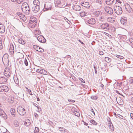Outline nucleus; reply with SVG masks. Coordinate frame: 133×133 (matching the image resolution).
<instances>
[{
  "instance_id": "774afa93",
  "label": "nucleus",
  "mask_w": 133,
  "mask_h": 133,
  "mask_svg": "<svg viewBox=\"0 0 133 133\" xmlns=\"http://www.w3.org/2000/svg\"><path fill=\"white\" fill-rule=\"evenodd\" d=\"M131 101H132V102L133 103V97L131 98Z\"/></svg>"
},
{
  "instance_id": "37998d69",
  "label": "nucleus",
  "mask_w": 133,
  "mask_h": 133,
  "mask_svg": "<svg viewBox=\"0 0 133 133\" xmlns=\"http://www.w3.org/2000/svg\"><path fill=\"white\" fill-rule=\"evenodd\" d=\"M127 41L128 42H129L132 44H133V38H130Z\"/></svg>"
},
{
  "instance_id": "dca6fc26",
  "label": "nucleus",
  "mask_w": 133,
  "mask_h": 133,
  "mask_svg": "<svg viewBox=\"0 0 133 133\" xmlns=\"http://www.w3.org/2000/svg\"><path fill=\"white\" fill-rule=\"evenodd\" d=\"M7 79L3 77H2L0 78V84H4L6 82Z\"/></svg>"
},
{
  "instance_id": "bf43d9fd",
  "label": "nucleus",
  "mask_w": 133,
  "mask_h": 133,
  "mask_svg": "<svg viewBox=\"0 0 133 133\" xmlns=\"http://www.w3.org/2000/svg\"><path fill=\"white\" fill-rule=\"evenodd\" d=\"M99 54L100 55H102L103 54V53L102 51H100L99 52Z\"/></svg>"
},
{
  "instance_id": "39448f33",
  "label": "nucleus",
  "mask_w": 133,
  "mask_h": 133,
  "mask_svg": "<svg viewBox=\"0 0 133 133\" xmlns=\"http://www.w3.org/2000/svg\"><path fill=\"white\" fill-rule=\"evenodd\" d=\"M51 8V3L50 2H46L44 5V8L43 9L44 11L50 10Z\"/></svg>"
},
{
  "instance_id": "9d476101",
  "label": "nucleus",
  "mask_w": 133,
  "mask_h": 133,
  "mask_svg": "<svg viewBox=\"0 0 133 133\" xmlns=\"http://www.w3.org/2000/svg\"><path fill=\"white\" fill-rule=\"evenodd\" d=\"M4 73L6 77H9L10 74V69L8 68H5L4 70Z\"/></svg>"
},
{
  "instance_id": "ddd939ff",
  "label": "nucleus",
  "mask_w": 133,
  "mask_h": 133,
  "mask_svg": "<svg viewBox=\"0 0 133 133\" xmlns=\"http://www.w3.org/2000/svg\"><path fill=\"white\" fill-rule=\"evenodd\" d=\"M37 39L40 42L42 43H45L46 41V40L42 36H39L38 37Z\"/></svg>"
},
{
  "instance_id": "603ef678",
  "label": "nucleus",
  "mask_w": 133,
  "mask_h": 133,
  "mask_svg": "<svg viewBox=\"0 0 133 133\" xmlns=\"http://www.w3.org/2000/svg\"><path fill=\"white\" fill-rule=\"evenodd\" d=\"M5 112H4L2 109L0 110V115H2L3 114H4Z\"/></svg>"
},
{
  "instance_id": "58836bf2",
  "label": "nucleus",
  "mask_w": 133,
  "mask_h": 133,
  "mask_svg": "<svg viewBox=\"0 0 133 133\" xmlns=\"http://www.w3.org/2000/svg\"><path fill=\"white\" fill-rule=\"evenodd\" d=\"M17 15L20 18L21 17L24 16V15L22 14V13L20 12H18L17 13Z\"/></svg>"
},
{
  "instance_id": "c9c22d12",
  "label": "nucleus",
  "mask_w": 133,
  "mask_h": 133,
  "mask_svg": "<svg viewBox=\"0 0 133 133\" xmlns=\"http://www.w3.org/2000/svg\"><path fill=\"white\" fill-rule=\"evenodd\" d=\"M12 2H16L18 4H20L23 1V0H11Z\"/></svg>"
},
{
  "instance_id": "a878e982",
  "label": "nucleus",
  "mask_w": 133,
  "mask_h": 133,
  "mask_svg": "<svg viewBox=\"0 0 133 133\" xmlns=\"http://www.w3.org/2000/svg\"><path fill=\"white\" fill-rule=\"evenodd\" d=\"M114 1V0H106L105 2L107 4L110 5L112 4Z\"/></svg>"
},
{
  "instance_id": "a18cd8bd",
  "label": "nucleus",
  "mask_w": 133,
  "mask_h": 133,
  "mask_svg": "<svg viewBox=\"0 0 133 133\" xmlns=\"http://www.w3.org/2000/svg\"><path fill=\"white\" fill-rule=\"evenodd\" d=\"M39 132V128L37 127H36L34 131L35 133H38Z\"/></svg>"
},
{
  "instance_id": "f8f14e48",
  "label": "nucleus",
  "mask_w": 133,
  "mask_h": 133,
  "mask_svg": "<svg viewBox=\"0 0 133 133\" xmlns=\"http://www.w3.org/2000/svg\"><path fill=\"white\" fill-rule=\"evenodd\" d=\"M36 72L42 74L44 75L47 74V72L45 70L41 68L38 69L36 70Z\"/></svg>"
},
{
  "instance_id": "5701e85b",
  "label": "nucleus",
  "mask_w": 133,
  "mask_h": 133,
  "mask_svg": "<svg viewBox=\"0 0 133 133\" xmlns=\"http://www.w3.org/2000/svg\"><path fill=\"white\" fill-rule=\"evenodd\" d=\"M82 4L83 6L86 7L87 8L89 7L90 6V5L89 2H83Z\"/></svg>"
},
{
  "instance_id": "7c9ffc66",
  "label": "nucleus",
  "mask_w": 133,
  "mask_h": 133,
  "mask_svg": "<svg viewBox=\"0 0 133 133\" xmlns=\"http://www.w3.org/2000/svg\"><path fill=\"white\" fill-rule=\"evenodd\" d=\"M114 115L117 118L118 117H119L121 119H123V117L119 114H118L117 115L116 113L114 112Z\"/></svg>"
},
{
  "instance_id": "393cba45",
  "label": "nucleus",
  "mask_w": 133,
  "mask_h": 133,
  "mask_svg": "<svg viewBox=\"0 0 133 133\" xmlns=\"http://www.w3.org/2000/svg\"><path fill=\"white\" fill-rule=\"evenodd\" d=\"M28 6H29L28 4L26 2L23 3L22 5V9H24L25 8L28 7Z\"/></svg>"
},
{
  "instance_id": "f03ea898",
  "label": "nucleus",
  "mask_w": 133,
  "mask_h": 133,
  "mask_svg": "<svg viewBox=\"0 0 133 133\" xmlns=\"http://www.w3.org/2000/svg\"><path fill=\"white\" fill-rule=\"evenodd\" d=\"M85 22L86 24L90 26L94 25L96 23V21L94 18H91L90 19L86 18L85 19Z\"/></svg>"
},
{
  "instance_id": "4c0bfd02",
  "label": "nucleus",
  "mask_w": 133,
  "mask_h": 133,
  "mask_svg": "<svg viewBox=\"0 0 133 133\" xmlns=\"http://www.w3.org/2000/svg\"><path fill=\"white\" fill-rule=\"evenodd\" d=\"M105 18L104 16H100L99 18V20L101 21H105Z\"/></svg>"
},
{
  "instance_id": "ea45409f",
  "label": "nucleus",
  "mask_w": 133,
  "mask_h": 133,
  "mask_svg": "<svg viewBox=\"0 0 133 133\" xmlns=\"http://www.w3.org/2000/svg\"><path fill=\"white\" fill-rule=\"evenodd\" d=\"M90 122L94 125H96L97 124V123L93 119L91 120L90 121Z\"/></svg>"
},
{
  "instance_id": "0e129e2a",
  "label": "nucleus",
  "mask_w": 133,
  "mask_h": 133,
  "mask_svg": "<svg viewBox=\"0 0 133 133\" xmlns=\"http://www.w3.org/2000/svg\"><path fill=\"white\" fill-rule=\"evenodd\" d=\"M101 87L102 89H103L104 88V86L103 84H102L101 85Z\"/></svg>"
},
{
  "instance_id": "a211bd4d",
  "label": "nucleus",
  "mask_w": 133,
  "mask_h": 133,
  "mask_svg": "<svg viewBox=\"0 0 133 133\" xmlns=\"http://www.w3.org/2000/svg\"><path fill=\"white\" fill-rule=\"evenodd\" d=\"M5 31V28L4 25L0 24V33H4Z\"/></svg>"
},
{
  "instance_id": "20e7f679",
  "label": "nucleus",
  "mask_w": 133,
  "mask_h": 133,
  "mask_svg": "<svg viewBox=\"0 0 133 133\" xmlns=\"http://www.w3.org/2000/svg\"><path fill=\"white\" fill-rule=\"evenodd\" d=\"M114 11L115 12L117 15L121 14L123 12L122 8L119 6H116L114 7Z\"/></svg>"
},
{
  "instance_id": "4be33fe9",
  "label": "nucleus",
  "mask_w": 133,
  "mask_h": 133,
  "mask_svg": "<svg viewBox=\"0 0 133 133\" xmlns=\"http://www.w3.org/2000/svg\"><path fill=\"white\" fill-rule=\"evenodd\" d=\"M120 22L121 24L123 25H126L127 24V20L124 19H121Z\"/></svg>"
},
{
  "instance_id": "09e8293b",
  "label": "nucleus",
  "mask_w": 133,
  "mask_h": 133,
  "mask_svg": "<svg viewBox=\"0 0 133 133\" xmlns=\"http://www.w3.org/2000/svg\"><path fill=\"white\" fill-rule=\"evenodd\" d=\"M96 2L97 3L101 5L102 3V0H97Z\"/></svg>"
},
{
  "instance_id": "b1692460",
  "label": "nucleus",
  "mask_w": 133,
  "mask_h": 133,
  "mask_svg": "<svg viewBox=\"0 0 133 133\" xmlns=\"http://www.w3.org/2000/svg\"><path fill=\"white\" fill-rule=\"evenodd\" d=\"M15 98L12 96H10L8 98V102L10 103H13L14 101Z\"/></svg>"
},
{
  "instance_id": "6e6d98bb",
  "label": "nucleus",
  "mask_w": 133,
  "mask_h": 133,
  "mask_svg": "<svg viewBox=\"0 0 133 133\" xmlns=\"http://www.w3.org/2000/svg\"><path fill=\"white\" fill-rule=\"evenodd\" d=\"M68 101L69 102H70L74 103L75 102V100L72 99H68Z\"/></svg>"
},
{
  "instance_id": "f704fd0d",
  "label": "nucleus",
  "mask_w": 133,
  "mask_h": 133,
  "mask_svg": "<svg viewBox=\"0 0 133 133\" xmlns=\"http://www.w3.org/2000/svg\"><path fill=\"white\" fill-rule=\"evenodd\" d=\"M87 13L84 11L80 13L81 16L82 17H84L86 15Z\"/></svg>"
},
{
  "instance_id": "cd10ccee",
  "label": "nucleus",
  "mask_w": 133,
  "mask_h": 133,
  "mask_svg": "<svg viewBox=\"0 0 133 133\" xmlns=\"http://www.w3.org/2000/svg\"><path fill=\"white\" fill-rule=\"evenodd\" d=\"M18 42L22 44L23 45L25 44V42L22 38H20L18 39Z\"/></svg>"
},
{
  "instance_id": "4d7b16f0",
  "label": "nucleus",
  "mask_w": 133,
  "mask_h": 133,
  "mask_svg": "<svg viewBox=\"0 0 133 133\" xmlns=\"http://www.w3.org/2000/svg\"><path fill=\"white\" fill-rule=\"evenodd\" d=\"M79 80H80L83 83H85V81L82 78H79Z\"/></svg>"
},
{
  "instance_id": "052dcab7",
  "label": "nucleus",
  "mask_w": 133,
  "mask_h": 133,
  "mask_svg": "<svg viewBox=\"0 0 133 133\" xmlns=\"http://www.w3.org/2000/svg\"><path fill=\"white\" fill-rule=\"evenodd\" d=\"M101 14H102L101 12H99V11H98V12H97V15H100Z\"/></svg>"
},
{
  "instance_id": "423d86ee",
  "label": "nucleus",
  "mask_w": 133,
  "mask_h": 133,
  "mask_svg": "<svg viewBox=\"0 0 133 133\" xmlns=\"http://www.w3.org/2000/svg\"><path fill=\"white\" fill-rule=\"evenodd\" d=\"M101 28L105 29V31H107L110 28V24L107 23H104L101 25Z\"/></svg>"
},
{
  "instance_id": "6ab92c4d",
  "label": "nucleus",
  "mask_w": 133,
  "mask_h": 133,
  "mask_svg": "<svg viewBox=\"0 0 133 133\" xmlns=\"http://www.w3.org/2000/svg\"><path fill=\"white\" fill-rule=\"evenodd\" d=\"M36 22H29V25L31 28H34L36 25Z\"/></svg>"
},
{
  "instance_id": "f3484780",
  "label": "nucleus",
  "mask_w": 133,
  "mask_h": 133,
  "mask_svg": "<svg viewBox=\"0 0 133 133\" xmlns=\"http://www.w3.org/2000/svg\"><path fill=\"white\" fill-rule=\"evenodd\" d=\"M72 8L75 11H80L81 10V7L80 6L78 5H75Z\"/></svg>"
},
{
  "instance_id": "e2e57ef3",
  "label": "nucleus",
  "mask_w": 133,
  "mask_h": 133,
  "mask_svg": "<svg viewBox=\"0 0 133 133\" xmlns=\"http://www.w3.org/2000/svg\"><path fill=\"white\" fill-rule=\"evenodd\" d=\"M34 115L36 117H37L38 116V114L36 113H34Z\"/></svg>"
},
{
  "instance_id": "2eb2a0df",
  "label": "nucleus",
  "mask_w": 133,
  "mask_h": 133,
  "mask_svg": "<svg viewBox=\"0 0 133 133\" xmlns=\"http://www.w3.org/2000/svg\"><path fill=\"white\" fill-rule=\"evenodd\" d=\"M22 11L26 15H28L29 14L30 12V10L29 6H28V7L25 8L24 9H22Z\"/></svg>"
},
{
  "instance_id": "f257e3e1",
  "label": "nucleus",
  "mask_w": 133,
  "mask_h": 133,
  "mask_svg": "<svg viewBox=\"0 0 133 133\" xmlns=\"http://www.w3.org/2000/svg\"><path fill=\"white\" fill-rule=\"evenodd\" d=\"M65 2L64 1L60 0H57V1H55V4L56 7H58L60 8H62L64 7L66 5H65ZM66 4H67V3Z\"/></svg>"
},
{
  "instance_id": "c85d7f7f",
  "label": "nucleus",
  "mask_w": 133,
  "mask_h": 133,
  "mask_svg": "<svg viewBox=\"0 0 133 133\" xmlns=\"http://www.w3.org/2000/svg\"><path fill=\"white\" fill-rule=\"evenodd\" d=\"M30 121L28 119L26 120L25 122H24V124L26 126L29 125L30 124Z\"/></svg>"
},
{
  "instance_id": "8fccbe9b",
  "label": "nucleus",
  "mask_w": 133,
  "mask_h": 133,
  "mask_svg": "<svg viewBox=\"0 0 133 133\" xmlns=\"http://www.w3.org/2000/svg\"><path fill=\"white\" fill-rule=\"evenodd\" d=\"M59 129L60 131H64V132H65V130H64V128L61 127H60L59 128Z\"/></svg>"
},
{
  "instance_id": "bb28decb",
  "label": "nucleus",
  "mask_w": 133,
  "mask_h": 133,
  "mask_svg": "<svg viewBox=\"0 0 133 133\" xmlns=\"http://www.w3.org/2000/svg\"><path fill=\"white\" fill-rule=\"evenodd\" d=\"M10 51L11 52V54L13 53L14 50V46L13 44H11L10 45Z\"/></svg>"
},
{
  "instance_id": "13d9d810",
  "label": "nucleus",
  "mask_w": 133,
  "mask_h": 133,
  "mask_svg": "<svg viewBox=\"0 0 133 133\" xmlns=\"http://www.w3.org/2000/svg\"><path fill=\"white\" fill-rule=\"evenodd\" d=\"M14 125L16 127H17L19 125L18 123H16V122L14 123Z\"/></svg>"
},
{
  "instance_id": "3c124183",
  "label": "nucleus",
  "mask_w": 133,
  "mask_h": 133,
  "mask_svg": "<svg viewBox=\"0 0 133 133\" xmlns=\"http://www.w3.org/2000/svg\"><path fill=\"white\" fill-rule=\"evenodd\" d=\"M24 63L26 66H27L28 65V62L26 58L24 60Z\"/></svg>"
},
{
  "instance_id": "4468645a",
  "label": "nucleus",
  "mask_w": 133,
  "mask_h": 133,
  "mask_svg": "<svg viewBox=\"0 0 133 133\" xmlns=\"http://www.w3.org/2000/svg\"><path fill=\"white\" fill-rule=\"evenodd\" d=\"M33 48L37 51L41 52H44V50L43 49L36 45H34Z\"/></svg>"
},
{
  "instance_id": "a19ab883",
  "label": "nucleus",
  "mask_w": 133,
  "mask_h": 133,
  "mask_svg": "<svg viewBox=\"0 0 133 133\" xmlns=\"http://www.w3.org/2000/svg\"><path fill=\"white\" fill-rule=\"evenodd\" d=\"M91 99H93L96 100L97 99L98 97L97 96L95 95L91 96Z\"/></svg>"
},
{
  "instance_id": "680f3d73",
  "label": "nucleus",
  "mask_w": 133,
  "mask_h": 133,
  "mask_svg": "<svg viewBox=\"0 0 133 133\" xmlns=\"http://www.w3.org/2000/svg\"><path fill=\"white\" fill-rule=\"evenodd\" d=\"M130 117L132 119H133V114L131 113H130Z\"/></svg>"
},
{
  "instance_id": "69168bd1",
  "label": "nucleus",
  "mask_w": 133,
  "mask_h": 133,
  "mask_svg": "<svg viewBox=\"0 0 133 133\" xmlns=\"http://www.w3.org/2000/svg\"><path fill=\"white\" fill-rule=\"evenodd\" d=\"M130 83H133V79H131L130 80Z\"/></svg>"
},
{
  "instance_id": "0eeeda50",
  "label": "nucleus",
  "mask_w": 133,
  "mask_h": 133,
  "mask_svg": "<svg viewBox=\"0 0 133 133\" xmlns=\"http://www.w3.org/2000/svg\"><path fill=\"white\" fill-rule=\"evenodd\" d=\"M104 9L106 12L110 15H112L113 13L112 9L110 7L105 6Z\"/></svg>"
},
{
  "instance_id": "c756f323",
  "label": "nucleus",
  "mask_w": 133,
  "mask_h": 133,
  "mask_svg": "<svg viewBox=\"0 0 133 133\" xmlns=\"http://www.w3.org/2000/svg\"><path fill=\"white\" fill-rule=\"evenodd\" d=\"M109 128L111 131H113L114 130V128L112 123L110 124L109 125Z\"/></svg>"
},
{
  "instance_id": "9b49d317",
  "label": "nucleus",
  "mask_w": 133,
  "mask_h": 133,
  "mask_svg": "<svg viewBox=\"0 0 133 133\" xmlns=\"http://www.w3.org/2000/svg\"><path fill=\"white\" fill-rule=\"evenodd\" d=\"M125 7L126 10L129 12H132V8L129 4H125Z\"/></svg>"
},
{
  "instance_id": "1a4fd4ad",
  "label": "nucleus",
  "mask_w": 133,
  "mask_h": 133,
  "mask_svg": "<svg viewBox=\"0 0 133 133\" xmlns=\"http://www.w3.org/2000/svg\"><path fill=\"white\" fill-rule=\"evenodd\" d=\"M40 6L32 5V10L34 13H36L39 11L40 9Z\"/></svg>"
},
{
  "instance_id": "7ed1b4c3",
  "label": "nucleus",
  "mask_w": 133,
  "mask_h": 133,
  "mask_svg": "<svg viewBox=\"0 0 133 133\" xmlns=\"http://www.w3.org/2000/svg\"><path fill=\"white\" fill-rule=\"evenodd\" d=\"M17 111L20 115L22 116L25 114L26 112L25 109L21 106L17 108Z\"/></svg>"
},
{
  "instance_id": "de8ad7c7",
  "label": "nucleus",
  "mask_w": 133,
  "mask_h": 133,
  "mask_svg": "<svg viewBox=\"0 0 133 133\" xmlns=\"http://www.w3.org/2000/svg\"><path fill=\"white\" fill-rule=\"evenodd\" d=\"M77 110L75 108H73L71 109V111L72 112L73 114H74Z\"/></svg>"
},
{
  "instance_id": "79ce46f5",
  "label": "nucleus",
  "mask_w": 133,
  "mask_h": 133,
  "mask_svg": "<svg viewBox=\"0 0 133 133\" xmlns=\"http://www.w3.org/2000/svg\"><path fill=\"white\" fill-rule=\"evenodd\" d=\"M74 115H75L76 116H77L78 117L79 116H80V114L78 111H77V110L75 112V113L73 114Z\"/></svg>"
},
{
  "instance_id": "aec40b11",
  "label": "nucleus",
  "mask_w": 133,
  "mask_h": 133,
  "mask_svg": "<svg viewBox=\"0 0 133 133\" xmlns=\"http://www.w3.org/2000/svg\"><path fill=\"white\" fill-rule=\"evenodd\" d=\"M40 2L38 0H34L33 1V4L32 5L40 6Z\"/></svg>"
},
{
  "instance_id": "e433bc0d",
  "label": "nucleus",
  "mask_w": 133,
  "mask_h": 133,
  "mask_svg": "<svg viewBox=\"0 0 133 133\" xmlns=\"http://www.w3.org/2000/svg\"><path fill=\"white\" fill-rule=\"evenodd\" d=\"M105 61L107 63H109L110 62L111 59L108 57H106L105 58Z\"/></svg>"
},
{
  "instance_id": "c03bdc74",
  "label": "nucleus",
  "mask_w": 133,
  "mask_h": 133,
  "mask_svg": "<svg viewBox=\"0 0 133 133\" xmlns=\"http://www.w3.org/2000/svg\"><path fill=\"white\" fill-rule=\"evenodd\" d=\"M113 18L112 17H110L108 18L107 19V20L109 22H111L113 20Z\"/></svg>"
},
{
  "instance_id": "2f4dec72",
  "label": "nucleus",
  "mask_w": 133,
  "mask_h": 133,
  "mask_svg": "<svg viewBox=\"0 0 133 133\" xmlns=\"http://www.w3.org/2000/svg\"><path fill=\"white\" fill-rule=\"evenodd\" d=\"M20 18L21 20H22V21H23L24 22H26V17L24 15V16H22V17H21Z\"/></svg>"
},
{
  "instance_id": "473e14b6",
  "label": "nucleus",
  "mask_w": 133,
  "mask_h": 133,
  "mask_svg": "<svg viewBox=\"0 0 133 133\" xmlns=\"http://www.w3.org/2000/svg\"><path fill=\"white\" fill-rule=\"evenodd\" d=\"M36 22L37 23V21H36V18H30V22Z\"/></svg>"
},
{
  "instance_id": "338daca9",
  "label": "nucleus",
  "mask_w": 133,
  "mask_h": 133,
  "mask_svg": "<svg viewBox=\"0 0 133 133\" xmlns=\"http://www.w3.org/2000/svg\"><path fill=\"white\" fill-rule=\"evenodd\" d=\"M64 19L66 21L68 22L69 20L67 19V18H64Z\"/></svg>"
},
{
  "instance_id": "6e6552de",
  "label": "nucleus",
  "mask_w": 133,
  "mask_h": 133,
  "mask_svg": "<svg viewBox=\"0 0 133 133\" xmlns=\"http://www.w3.org/2000/svg\"><path fill=\"white\" fill-rule=\"evenodd\" d=\"M8 87L5 85H3L0 87V92H7L9 90Z\"/></svg>"
},
{
  "instance_id": "49530a36",
  "label": "nucleus",
  "mask_w": 133,
  "mask_h": 133,
  "mask_svg": "<svg viewBox=\"0 0 133 133\" xmlns=\"http://www.w3.org/2000/svg\"><path fill=\"white\" fill-rule=\"evenodd\" d=\"M2 48V41L1 39L0 38V49H1Z\"/></svg>"
},
{
  "instance_id": "864d4df0",
  "label": "nucleus",
  "mask_w": 133,
  "mask_h": 133,
  "mask_svg": "<svg viewBox=\"0 0 133 133\" xmlns=\"http://www.w3.org/2000/svg\"><path fill=\"white\" fill-rule=\"evenodd\" d=\"M91 111L93 113V114L94 115H92L93 116H95V112L94 111V110L91 107Z\"/></svg>"
},
{
  "instance_id": "412c9836",
  "label": "nucleus",
  "mask_w": 133,
  "mask_h": 133,
  "mask_svg": "<svg viewBox=\"0 0 133 133\" xmlns=\"http://www.w3.org/2000/svg\"><path fill=\"white\" fill-rule=\"evenodd\" d=\"M11 112V114L12 115L13 117H15L16 115L15 114V110L14 108H11L10 110Z\"/></svg>"
},
{
  "instance_id": "72a5a7b5",
  "label": "nucleus",
  "mask_w": 133,
  "mask_h": 133,
  "mask_svg": "<svg viewBox=\"0 0 133 133\" xmlns=\"http://www.w3.org/2000/svg\"><path fill=\"white\" fill-rule=\"evenodd\" d=\"M1 116L5 119H7V115H6L5 112L2 115H1Z\"/></svg>"
},
{
  "instance_id": "5fc2aeb1",
  "label": "nucleus",
  "mask_w": 133,
  "mask_h": 133,
  "mask_svg": "<svg viewBox=\"0 0 133 133\" xmlns=\"http://www.w3.org/2000/svg\"><path fill=\"white\" fill-rule=\"evenodd\" d=\"M28 91V92L29 93V94L30 95H32L33 94L31 93V90L30 89H28V90H27Z\"/></svg>"
}]
</instances>
